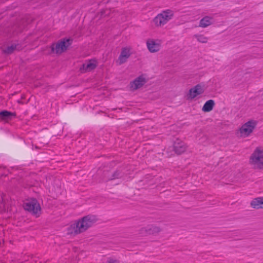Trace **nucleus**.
Masks as SVG:
<instances>
[{
  "label": "nucleus",
  "mask_w": 263,
  "mask_h": 263,
  "mask_svg": "<svg viewBox=\"0 0 263 263\" xmlns=\"http://www.w3.org/2000/svg\"><path fill=\"white\" fill-rule=\"evenodd\" d=\"M97 220L93 215H87L76 221L70 224L67 229V233L71 235H77L86 231Z\"/></svg>",
  "instance_id": "nucleus-1"
},
{
  "label": "nucleus",
  "mask_w": 263,
  "mask_h": 263,
  "mask_svg": "<svg viewBox=\"0 0 263 263\" xmlns=\"http://www.w3.org/2000/svg\"><path fill=\"white\" fill-rule=\"evenodd\" d=\"M250 164L256 169L263 168V148L256 147L249 159Z\"/></svg>",
  "instance_id": "nucleus-2"
},
{
  "label": "nucleus",
  "mask_w": 263,
  "mask_h": 263,
  "mask_svg": "<svg viewBox=\"0 0 263 263\" xmlns=\"http://www.w3.org/2000/svg\"><path fill=\"white\" fill-rule=\"evenodd\" d=\"M174 12L172 10L163 11L154 18L153 22L156 27H161L172 20Z\"/></svg>",
  "instance_id": "nucleus-3"
},
{
  "label": "nucleus",
  "mask_w": 263,
  "mask_h": 263,
  "mask_svg": "<svg viewBox=\"0 0 263 263\" xmlns=\"http://www.w3.org/2000/svg\"><path fill=\"white\" fill-rule=\"evenodd\" d=\"M71 43L72 40L70 39L61 40L58 43L52 45V52L57 54H60L65 52Z\"/></svg>",
  "instance_id": "nucleus-4"
},
{
  "label": "nucleus",
  "mask_w": 263,
  "mask_h": 263,
  "mask_svg": "<svg viewBox=\"0 0 263 263\" xmlns=\"http://www.w3.org/2000/svg\"><path fill=\"white\" fill-rule=\"evenodd\" d=\"M256 124V122L254 120L248 121L239 128L237 133L238 135L241 138L248 137L253 132Z\"/></svg>",
  "instance_id": "nucleus-5"
},
{
  "label": "nucleus",
  "mask_w": 263,
  "mask_h": 263,
  "mask_svg": "<svg viewBox=\"0 0 263 263\" xmlns=\"http://www.w3.org/2000/svg\"><path fill=\"white\" fill-rule=\"evenodd\" d=\"M24 208L36 216H39L41 213V206L35 199H30L26 200L24 204Z\"/></svg>",
  "instance_id": "nucleus-6"
},
{
  "label": "nucleus",
  "mask_w": 263,
  "mask_h": 263,
  "mask_svg": "<svg viewBox=\"0 0 263 263\" xmlns=\"http://www.w3.org/2000/svg\"><path fill=\"white\" fill-rule=\"evenodd\" d=\"M162 41L159 39H148L146 42L147 49L151 53H156L160 51Z\"/></svg>",
  "instance_id": "nucleus-7"
},
{
  "label": "nucleus",
  "mask_w": 263,
  "mask_h": 263,
  "mask_svg": "<svg viewBox=\"0 0 263 263\" xmlns=\"http://www.w3.org/2000/svg\"><path fill=\"white\" fill-rule=\"evenodd\" d=\"M131 49V48L129 47H124L122 49L120 55L117 60V63L119 65H121L127 61L132 54Z\"/></svg>",
  "instance_id": "nucleus-8"
},
{
  "label": "nucleus",
  "mask_w": 263,
  "mask_h": 263,
  "mask_svg": "<svg viewBox=\"0 0 263 263\" xmlns=\"http://www.w3.org/2000/svg\"><path fill=\"white\" fill-rule=\"evenodd\" d=\"M147 81L146 77L144 75H141L130 83V88L133 90H136L141 87Z\"/></svg>",
  "instance_id": "nucleus-9"
},
{
  "label": "nucleus",
  "mask_w": 263,
  "mask_h": 263,
  "mask_svg": "<svg viewBox=\"0 0 263 263\" xmlns=\"http://www.w3.org/2000/svg\"><path fill=\"white\" fill-rule=\"evenodd\" d=\"M204 91V86L201 84H198L190 89L189 97L191 99H193L197 96L202 94Z\"/></svg>",
  "instance_id": "nucleus-10"
},
{
  "label": "nucleus",
  "mask_w": 263,
  "mask_h": 263,
  "mask_svg": "<svg viewBox=\"0 0 263 263\" xmlns=\"http://www.w3.org/2000/svg\"><path fill=\"white\" fill-rule=\"evenodd\" d=\"M160 231V228L157 226L154 225H148L142 228L140 230V233L143 235L156 234L159 233Z\"/></svg>",
  "instance_id": "nucleus-11"
},
{
  "label": "nucleus",
  "mask_w": 263,
  "mask_h": 263,
  "mask_svg": "<svg viewBox=\"0 0 263 263\" xmlns=\"http://www.w3.org/2000/svg\"><path fill=\"white\" fill-rule=\"evenodd\" d=\"M174 148L177 154H180L185 152L186 145L183 141L177 139L174 142Z\"/></svg>",
  "instance_id": "nucleus-12"
},
{
  "label": "nucleus",
  "mask_w": 263,
  "mask_h": 263,
  "mask_svg": "<svg viewBox=\"0 0 263 263\" xmlns=\"http://www.w3.org/2000/svg\"><path fill=\"white\" fill-rule=\"evenodd\" d=\"M97 66V62L95 60H89L85 62L81 68L82 72L90 71L94 69Z\"/></svg>",
  "instance_id": "nucleus-13"
},
{
  "label": "nucleus",
  "mask_w": 263,
  "mask_h": 263,
  "mask_svg": "<svg viewBox=\"0 0 263 263\" xmlns=\"http://www.w3.org/2000/svg\"><path fill=\"white\" fill-rule=\"evenodd\" d=\"M250 205L254 209H263V197H257L253 199L251 201Z\"/></svg>",
  "instance_id": "nucleus-14"
},
{
  "label": "nucleus",
  "mask_w": 263,
  "mask_h": 263,
  "mask_svg": "<svg viewBox=\"0 0 263 263\" xmlns=\"http://www.w3.org/2000/svg\"><path fill=\"white\" fill-rule=\"evenodd\" d=\"M213 18L209 16L203 17L199 22V26L202 28H205L212 24Z\"/></svg>",
  "instance_id": "nucleus-15"
},
{
  "label": "nucleus",
  "mask_w": 263,
  "mask_h": 263,
  "mask_svg": "<svg viewBox=\"0 0 263 263\" xmlns=\"http://www.w3.org/2000/svg\"><path fill=\"white\" fill-rule=\"evenodd\" d=\"M16 116L15 112L4 110L0 112V118L4 120H8L11 119Z\"/></svg>",
  "instance_id": "nucleus-16"
},
{
  "label": "nucleus",
  "mask_w": 263,
  "mask_h": 263,
  "mask_svg": "<svg viewBox=\"0 0 263 263\" xmlns=\"http://www.w3.org/2000/svg\"><path fill=\"white\" fill-rule=\"evenodd\" d=\"M214 105V101L213 100H209L204 103L202 110L204 112H209L213 109Z\"/></svg>",
  "instance_id": "nucleus-17"
},
{
  "label": "nucleus",
  "mask_w": 263,
  "mask_h": 263,
  "mask_svg": "<svg viewBox=\"0 0 263 263\" xmlns=\"http://www.w3.org/2000/svg\"><path fill=\"white\" fill-rule=\"evenodd\" d=\"M193 37L195 38L197 41L201 43H206L209 39L203 34H196L194 35Z\"/></svg>",
  "instance_id": "nucleus-18"
},
{
  "label": "nucleus",
  "mask_w": 263,
  "mask_h": 263,
  "mask_svg": "<svg viewBox=\"0 0 263 263\" xmlns=\"http://www.w3.org/2000/svg\"><path fill=\"white\" fill-rule=\"evenodd\" d=\"M15 50H19V48H17L16 45H12L8 46L6 49H3V52L7 54H11Z\"/></svg>",
  "instance_id": "nucleus-19"
},
{
  "label": "nucleus",
  "mask_w": 263,
  "mask_h": 263,
  "mask_svg": "<svg viewBox=\"0 0 263 263\" xmlns=\"http://www.w3.org/2000/svg\"><path fill=\"white\" fill-rule=\"evenodd\" d=\"M107 263H119V261L116 259H110L107 261Z\"/></svg>",
  "instance_id": "nucleus-20"
}]
</instances>
